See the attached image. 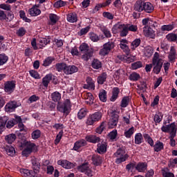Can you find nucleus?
<instances>
[{
  "label": "nucleus",
  "mask_w": 177,
  "mask_h": 177,
  "mask_svg": "<svg viewBox=\"0 0 177 177\" xmlns=\"http://www.w3.org/2000/svg\"><path fill=\"white\" fill-rule=\"evenodd\" d=\"M145 55L146 57H151V56H153V48L151 47L146 48L145 51Z\"/></svg>",
  "instance_id": "nucleus-64"
},
{
  "label": "nucleus",
  "mask_w": 177,
  "mask_h": 177,
  "mask_svg": "<svg viewBox=\"0 0 177 177\" xmlns=\"http://www.w3.org/2000/svg\"><path fill=\"white\" fill-rule=\"evenodd\" d=\"M9 57L5 54H0V66H3L8 62Z\"/></svg>",
  "instance_id": "nucleus-52"
},
{
  "label": "nucleus",
  "mask_w": 177,
  "mask_h": 177,
  "mask_svg": "<svg viewBox=\"0 0 177 177\" xmlns=\"http://www.w3.org/2000/svg\"><path fill=\"white\" fill-rule=\"evenodd\" d=\"M120 94V88L118 87H114L112 91V96L111 97V102H115Z\"/></svg>",
  "instance_id": "nucleus-30"
},
{
  "label": "nucleus",
  "mask_w": 177,
  "mask_h": 177,
  "mask_svg": "<svg viewBox=\"0 0 177 177\" xmlns=\"http://www.w3.org/2000/svg\"><path fill=\"white\" fill-rule=\"evenodd\" d=\"M19 16L21 17V19H23V20L24 21H26V23H31V19L27 18V17H26V12L23 10L19 11Z\"/></svg>",
  "instance_id": "nucleus-56"
},
{
  "label": "nucleus",
  "mask_w": 177,
  "mask_h": 177,
  "mask_svg": "<svg viewBox=\"0 0 177 177\" xmlns=\"http://www.w3.org/2000/svg\"><path fill=\"white\" fill-rule=\"evenodd\" d=\"M102 113L95 112V113L90 115L86 120V125H93L95 122H97L102 120Z\"/></svg>",
  "instance_id": "nucleus-7"
},
{
  "label": "nucleus",
  "mask_w": 177,
  "mask_h": 177,
  "mask_svg": "<svg viewBox=\"0 0 177 177\" xmlns=\"http://www.w3.org/2000/svg\"><path fill=\"white\" fill-rule=\"evenodd\" d=\"M146 13H153L154 12V6L150 2L144 1V10Z\"/></svg>",
  "instance_id": "nucleus-26"
},
{
  "label": "nucleus",
  "mask_w": 177,
  "mask_h": 177,
  "mask_svg": "<svg viewBox=\"0 0 177 177\" xmlns=\"http://www.w3.org/2000/svg\"><path fill=\"white\" fill-rule=\"evenodd\" d=\"M51 98L53 102H59L62 99V94L55 91L51 94Z\"/></svg>",
  "instance_id": "nucleus-42"
},
{
  "label": "nucleus",
  "mask_w": 177,
  "mask_h": 177,
  "mask_svg": "<svg viewBox=\"0 0 177 177\" xmlns=\"http://www.w3.org/2000/svg\"><path fill=\"white\" fill-rule=\"evenodd\" d=\"M140 79V75L136 72H133L129 76V80H130V81L136 82V81H139Z\"/></svg>",
  "instance_id": "nucleus-40"
},
{
  "label": "nucleus",
  "mask_w": 177,
  "mask_h": 177,
  "mask_svg": "<svg viewBox=\"0 0 177 177\" xmlns=\"http://www.w3.org/2000/svg\"><path fill=\"white\" fill-rule=\"evenodd\" d=\"M32 164L33 171H36V172H38V170L41 167V164L39 163L38 160L37 158L32 159Z\"/></svg>",
  "instance_id": "nucleus-39"
},
{
  "label": "nucleus",
  "mask_w": 177,
  "mask_h": 177,
  "mask_svg": "<svg viewBox=\"0 0 177 177\" xmlns=\"http://www.w3.org/2000/svg\"><path fill=\"white\" fill-rule=\"evenodd\" d=\"M80 50L82 53V59L88 62L93 56V49L89 47L87 44L83 43L80 46Z\"/></svg>",
  "instance_id": "nucleus-3"
},
{
  "label": "nucleus",
  "mask_w": 177,
  "mask_h": 177,
  "mask_svg": "<svg viewBox=\"0 0 177 177\" xmlns=\"http://www.w3.org/2000/svg\"><path fill=\"white\" fill-rule=\"evenodd\" d=\"M162 132H166L170 134V136L175 138L176 136V125L175 123H171L169 125L162 126L161 127Z\"/></svg>",
  "instance_id": "nucleus-8"
},
{
  "label": "nucleus",
  "mask_w": 177,
  "mask_h": 177,
  "mask_svg": "<svg viewBox=\"0 0 177 177\" xmlns=\"http://www.w3.org/2000/svg\"><path fill=\"white\" fill-rule=\"evenodd\" d=\"M153 147L154 151L156 153H158V151H161V150L164 149V144L160 141H157Z\"/></svg>",
  "instance_id": "nucleus-31"
},
{
  "label": "nucleus",
  "mask_w": 177,
  "mask_h": 177,
  "mask_svg": "<svg viewBox=\"0 0 177 177\" xmlns=\"http://www.w3.org/2000/svg\"><path fill=\"white\" fill-rule=\"evenodd\" d=\"M119 118L120 115H118V113H117L116 111H112L111 118L109 119V121L108 122L109 127L113 129L115 127H117Z\"/></svg>",
  "instance_id": "nucleus-10"
},
{
  "label": "nucleus",
  "mask_w": 177,
  "mask_h": 177,
  "mask_svg": "<svg viewBox=\"0 0 177 177\" xmlns=\"http://www.w3.org/2000/svg\"><path fill=\"white\" fill-rule=\"evenodd\" d=\"M66 65L67 64L64 62L57 63L55 64V68L57 71H58L59 73H62V71H64V70H66Z\"/></svg>",
  "instance_id": "nucleus-35"
},
{
  "label": "nucleus",
  "mask_w": 177,
  "mask_h": 177,
  "mask_svg": "<svg viewBox=\"0 0 177 177\" xmlns=\"http://www.w3.org/2000/svg\"><path fill=\"white\" fill-rule=\"evenodd\" d=\"M145 1H138L134 4L133 9L136 12H143L144 10Z\"/></svg>",
  "instance_id": "nucleus-24"
},
{
  "label": "nucleus",
  "mask_w": 177,
  "mask_h": 177,
  "mask_svg": "<svg viewBox=\"0 0 177 177\" xmlns=\"http://www.w3.org/2000/svg\"><path fill=\"white\" fill-rule=\"evenodd\" d=\"M133 132H135V128L131 127L129 130L124 132V136L127 138H131V136L133 135Z\"/></svg>",
  "instance_id": "nucleus-63"
},
{
  "label": "nucleus",
  "mask_w": 177,
  "mask_h": 177,
  "mask_svg": "<svg viewBox=\"0 0 177 177\" xmlns=\"http://www.w3.org/2000/svg\"><path fill=\"white\" fill-rule=\"evenodd\" d=\"M39 138H41V131L35 130L32 133V139L35 140L36 139H39Z\"/></svg>",
  "instance_id": "nucleus-59"
},
{
  "label": "nucleus",
  "mask_w": 177,
  "mask_h": 177,
  "mask_svg": "<svg viewBox=\"0 0 177 177\" xmlns=\"http://www.w3.org/2000/svg\"><path fill=\"white\" fill-rule=\"evenodd\" d=\"M140 42H142V40H140V39H135L131 42V50H135V49H136V48H138L139 45H140Z\"/></svg>",
  "instance_id": "nucleus-41"
},
{
  "label": "nucleus",
  "mask_w": 177,
  "mask_h": 177,
  "mask_svg": "<svg viewBox=\"0 0 177 177\" xmlns=\"http://www.w3.org/2000/svg\"><path fill=\"white\" fill-rule=\"evenodd\" d=\"M66 5H67V1H63V0H59L54 3V8L59 9V8H63V6H66Z\"/></svg>",
  "instance_id": "nucleus-47"
},
{
  "label": "nucleus",
  "mask_w": 177,
  "mask_h": 177,
  "mask_svg": "<svg viewBox=\"0 0 177 177\" xmlns=\"http://www.w3.org/2000/svg\"><path fill=\"white\" fill-rule=\"evenodd\" d=\"M168 59L169 62H175V60H176V49H175L174 46L170 47Z\"/></svg>",
  "instance_id": "nucleus-21"
},
{
  "label": "nucleus",
  "mask_w": 177,
  "mask_h": 177,
  "mask_svg": "<svg viewBox=\"0 0 177 177\" xmlns=\"http://www.w3.org/2000/svg\"><path fill=\"white\" fill-rule=\"evenodd\" d=\"M49 42H50V40H49V39H46V38H41L39 40V49H42V48H45V46H46V45H48V44H49Z\"/></svg>",
  "instance_id": "nucleus-43"
},
{
  "label": "nucleus",
  "mask_w": 177,
  "mask_h": 177,
  "mask_svg": "<svg viewBox=\"0 0 177 177\" xmlns=\"http://www.w3.org/2000/svg\"><path fill=\"white\" fill-rule=\"evenodd\" d=\"M129 104V97H124L122 100L121 107L125 108Z\"/></svg>",
  "instance_id": "nucleus-60"
},
{
  "label": "nucleus",
  "mask_w": 177,
  "mask_h": 177,
  "mask_svg": "<svg viewBox=\"0 0 177 177\" xmlns=\"http://www.w3.org/2000/svg\"><path fill=\"white\" fill-rule=\"evenodd\" d=\"M86 140L82 139L80 140H77L76 142L74 144L73 147V150L75 151H77V150H80L81 147H84V146H86Z\"/></svg>",
  "instance_id": "nucleus-20"
},
{
  "label": "nucleus",
  "mask_w": 177,
  "mask_h": 177,
  "mask_svg": "<svg viewBox=\"0 0 177 177\" xmlns=\"http://www.w3.org/2000/svg\"><path fill=\"white\" fill-rule=\"evenodd\" d=\"M57 109L64 115H68L71 111V102L69 99L66 100L63 103H58Z\"/></svg>",
  "instance_id": "nucleus-5"
},
{
  "label": "nucleus",
  "mask_w": 177,
  "mask_h": 177,
  "mask_svg": "<svg viewBox=\"0 0 177 177\" xmlns=\"http://www.w3.org/2000/svg\"><path fill=\"white\" fill-rule=\"evenodd\" d=\"M78 72V67L75 65H66L64 69V74L66 75H70Z\"/></svg>",
  "instance_id": "nucleus-13"
},
{
  "label": "nucleus",
  "mask_w": 177,
  "mask_h": 177,
  "mask_svg": "<svg viewBox=\"0 0 177 177\" xmlns=\"http://www.w3.org/2000/svg\"><path fill=\"white\" fill-rule=\"evenodd\" d=\"M91 66L95 70H99V68H102V62L97 59H94L92 62Z\"/></svg>",
  "instance_id": "nucleus-36"
},
{
  "label": "nucleus",
  "mask_w": 177,
  "mask_h": 177,
  "mask_svg": "<svg viewBox=\"0 0 177 177\" xmlns=\"http://www.w3.org/2000/svg\"><path fill=\"white\" fill-rule=\"evenodd\" d=\"M128 44H129V41L127 39H121L120 47L123 50V52H125L126 53H129L131 52V49L129 48V46H128Z\"/></svg>",
  "instance_id": "nucleus-18"
},
{
  "label": "nucleus",
  "mask_w": 177,
  "mask_h": 177,
  "mask_svg": "<svg viewBox=\"0 0 177 177\" xmlns=\"http://www.w3.org/2000/svg\"><path fill=\"white\" fill-rule=\"evenodd\" d=\"M83 98L86 100V104L89 106L93 104V102H95V98H93V95L91 93H83Z\"/></svg>",
  "instance_id": "nucleus-16"
},
{
  "label": "nucleus",
  "mask_w": 177,
  "mask_h": 177,
  "mask_svg": "<svg viewBox=\"0 0 177 177\" xmlns=\"http://www.w3.org/2000/svg\"><path fill=\"white\" fill-rule=\"evenodd\" d=\"M107 151V147H106V145L104 144H97V152L99 154H104Z\"/></svg>",
  "instance_id": "nucleus-32"
},
{
  "label": "nucleus",
  "mask_w": 177,
  "mask_h": 177,
  "mask_svg": "<svg viewBox=\"0 0 177 177\" xmlns=\"http://www.w3.org/2000/svg\"><path fill=\"white\" fill-rule=\"evenodd\" d=\"M15 89H16V81L10 80V81H7L4 82L3 90L6 92V93L10 95L13 93V92H15Z\"/></svg>",
  "instance_id": "nucleus-9"
},
{
  "label": "nucleus",
  "mask_w": 177,
  "mask_h": 177,
  "mask_svg": "<svg viewBox=\"0 0 177 177\" xmlns=\"http://www.w3.org/2000/svg\"><path fill=\"white\" fill-rule=\"evenodd\" d=\"M105 129H106V122H102L100 125V127H98L96 129V132L97 133H102V132H103V131H104Z\"/></svg>",
  "instance_id": "nucleus-58"
},
{
  "label": "nucleus",
  "mask_w": 177,
  "mask_h": 177,
  "mask_svg": "<svg viewBox=\"0 0 177 177\" xmlns=\"http://www.w3.org/2000/svg\"><path fill=\"white\" fill-rule=\"evenodd\" d=\"M126 26L127 27V30H129V31H131L132 32H136V31H138V26L136 25L126 24Z\"/></svg>",
  "instance_id": "nucleus-57"
},
{
  "label": "nucleus",
  "mask_w": 177,
  "mask_h": 177,
  "mask_svg": "<svg viewBox=\"0 0 177 177\" xmlns=\"http://www.w3.org/2000/svg\"><path fill=\"white\" fill-rule=\"evenodd\" d=\"M21 174H23V175L26 177H35L37 176V171L36 170H28L27 169H20Z\"/></svg>",
  "instance_id": "nucleus-15"
},
{
  "label": "nucleus",
  "mask_w": 177,
  "mask_h": 177,
  "mask_svg": "<svg viewBox=\"0 0 177 177\" xmlns=\"http://www.w3.org/2000/svg\"><path fill=\"white\" fill-rule=\"evenodd\" d=\"M53 62H55V58L48 57L44 60L42 66L44 67H48V66H50Z\"/></svg>",
  "instance_id": "nucleus-37"
},
{
  "label": "nucleus",
  "mask_w": 177,
  "mask_h": 177,
  "mask_svg": "<svg viewBox=\"0 0 177 177\" xmlns=\"http://www.w3.org/2000/svg\"><path fill=\"white\" fill-rule=\"evenodd\" d=\"M6 151L8 156H15L16 153L15 148L12 146L6 147Z\"/></svg>",
  "instance_id": "nucleus-48"
},
{
  "label": "nucleus",
  "mask_w": 177,
  "mask_h": 177,
  "mask_svg": "<svg viewBox=\"0 0 177 177\" xmlns=\"http://www.w3.org/2000/svg\"><path fill=\"white\" fill-rule=\"evenodd\" d=\"M117 135H118L117 130L115 129V130L111 131L109 133L108 136H109V139H111V140H115V139L117 138Z\"/></svg>",
  "instance_id": "nucleus-62"
},
{
  "label": "nucleus",
  "mask_w": 177,
  "mask_h": 177,
  "mask_svg": "<svg viewBox=\"0 0 177 177\" xmlns=\"http://www.w3.org/2000/svg\"><path fill=\"white\" fill-rule=\"evenodd\" d=\"M106 80H107V73H102L98 77H97V83L100 85H103L104 82H106Z\"/></svg>",
  "instance_id": "nucleus-34"
},
{
  "label": "nucleus",
  "mask_w": 177,
  "mask_h": 177,
  "mask_svg": "<svg viewBox=\"0 0 177 177\" xmlns=\"http://www.w3.org/2000/svg\"><path fill=\"white\" fill-rule=\"evenodd\" d=\"M143 142V136L140 133H138L135 136V143L136 145H140Z\"/></svg>",
  "instance_id": "nucleus-45"
},
{
  "label": "nucleus",
  "mask_w": 177,
  "mask_h": 177,
  "mask_svg": "<svg viewBox=\"0 0 177 177\" xmlns=\"http://www.w3.org/2000/svg\"><path fill=\"white\" fill-rule=\"evenodd\" d=\"M167 39L170 42H175L177 39V35L175 33H169L166 36Z\"/></svg>",
  "instance_id": "nucleus-49"
},
{
  "label": "nucleus",
  "mask_w": 177,
  "mask_h": 177,
  "mask_svg": "<svg viewBox=\"0 0 177 177\" xmlns=\"http://www.w3.org/2000/svg\"><path fill=\"white\" fill-rule=\"evenodd\" d=\"M18 145L22 151L21 154L23 157H28L31 153L37 151V145L31 141L26 140V138H22L18 140Z\"/></svg>",
  "instance_id": "nucleus-1"
},
{
  "label": "nucleus",
  "mask_w": 177,
  "mask_h": 177,
  "mask_svg": "<svg viewBox=\"0 0 177 177\" xmlns=\"http://www.w3.org/2000/svg\"><path fill=\"white\" fill-rule=\"evenodd\" d=\"M88 169H89V164L88 162L83 163L80 166L77 167V170L80 172H85Z\"/></svg>",
  "instance_id": "nucleus-44"
},
{
  "label": "nucleus",
  "mask_w": 177,
  "mask_h": 177,
  "mask_svg": "<svg viewBox=\"0 0 177 177\" xmlns=\"http://www.w3.org/2000/svg\"><path fill=\"white\" fill-rule=\"evenodd\" d=\"M136 169L138 172H145L147 169V163L146 162H138L136 166Z\"/></svg>",
  "instance_id": "nucleus-28"
},
{
  "label": "nucleus",
  "mask_w": 177,
  "mask_h": 177,
  "mask_svg": "<svg viewBox=\"0 0 177 177\" xmlns=\"http://www.w3.org/2000/svg\"><path fill=\"white\" fill-rule=\"evenodd\" d=\"M84 89H95V82L91 77H87L86 79V84L83 86Z\"/></svg>",
  "instance_id": "nucleus-23"
},
{
  "label": "nucleus",
  "mask_w": 177,
  "mask_h": 177,
  "mask_svg": "<svg viewBox=\"0 0 177 177\" xmlns=\"http://www.w3.org/2000/svg\"><path fill=\"white\" fill-rule=\"evenodd\" d=\"M19 107L17 105V102L16 101H10L5 106V110L7 113H13Z\"/></svg>",
  "instance_id": "nucleus-11"
},
{
  "label": "nucleus",
  "mask_w": 177,
  "mask_h": 177,
  "mask_svg": "<svg viewBox=\"0 0 177 177\" xmlns=\"http://www.w3.org/2000/svg\"><path fill=\"white\" fill-rule=\"evenodd\" d=\"M58 165H62L63 168L66 169H71L74 168V163L67 160H59L57 161Z\"/></svg>",
  "instance_id": "nucleus-12"
},
{
  "label": "nucleus",
  "mask_w": 177,
  "mask_h": 177,
  "mask_svg": "<svg viewBox=\"0 0 177 177\" xmlns=\"http://www.w3.org/2000/svg\"><path fill=\"white\" fill-rule=\"evenodd\" d=\"M114 48H115L114 42L108 41L103 45V48L100 50L99 54L101 56H106V55H109Z\"/></svg>",
  "instance_id": "nucleus-6"
},
{
  "label": "nucleus",
  "mask_w": 177,
  "mask_h": 177,
  "mask_svg": "<svg viewBox=\"0 0 177 177\" xmlns=\"http://www.w3.org/2000/svg\"><path fill=\"white\" fill-rule=\"evenodd\" d=\"M101 31L105 35L106 38H111V32L107 28H101Z\"/></svg>",
  "instance_id": "nucleus-51"
},
{
  "label": "nucleus",
  "mask_w": 177,
  "mask_h": 177,
  "mask_svg": "<svg viewBox=\"0 0 177 177\" xmlns=\"http://www.w3.org/2000/svg\"><path fill=\"white\" fill-rule=\"evenodd\" d=\"M113 157L116 158L115 164H121L122 162H125L129 158V155L125 153V149L119 148L113 154Z\"/></svg>",
  "instance_id": "nucleus-4"
},
{
  "label": "nucleus",
  "mask_w": 177,
  "mask_h": 177,
  "mask_svg": "<svg viewBox=\"0 0 177 177\" xmlns=\"http://www.w3.org/2000/svg\"><path fill=\"white\" fill-rule=\"evenodd\" d=\"M86 142L89 143H99L100 142V138L95 136V135H89L85 137Z\"/></svg>",
  "instance_id": "nucleus-22"
},
{
  "label": "nucleus",
  "mask_w": 177,
  "mask_h": 177,
  "mask_svg": "<svg viewBox=\"0 0 177 177\" xmlns=\"http://www.w3.org/2000/svg\"><path fill=\"white\" fill-rule=\"evenodd\" d=\"M162 64H164V61L160 58V54L155 53L152 59L153 73L160 74L161 68H162Z\"/></svg>",
  "instance_id": "nucleus-2"
},
{
  "label": "nucleus",
  "mask_w": 177,
  "mask_h": 177,
  "mask_svg": "<svg viewBox=\"0 0 177 177\" xmlns=\"http://www.w3.org/2000/svg\"><path fill=\"white\" fill-rule=\"evenodd\" d=\"M142 66H143V64L140 61H138L136 62L131 64L132 70H138V68H140Z\"/></svg>",
  "instance_id": "nucleus-50"
},
{
  "label": "nucleus",
  "mask_w": 177,
  "mask_h": 177,
  "mask_svg": "<svg viewBox=\"0 0 177 177\" xmlns=\"http://www.w3.org/2000/svg\"><path fill=\"white\" fill-rule=\"evenodd\" d=\"M5 139L7 143H8L9 145H12L13 142L16 140V134H13V133L8 134L6 136Z\"/></svg>",
  "instance_id": "nucleus-33"
},
{
  "label": "nucleus",
  "mask_w": 177,
  "mask_h": 177,
  "mask_svg": "<svg viewBox=\"0 0 177 177\" xmlns=\"http://www.w3.org/2000/svg\"><path fill=\"white\" fill-rule=\"evenodd\" d=\"M49 20L48 22L49 26H55L59 21V17L55 14H50L49 15Z\"/></svg>",
  "instance_id": "nucleus-29"
},
{
  "label": "nucleus",
  "mask_w": 177,
  "mask_h": 177,
  "mask_svg": "<svg viewBox=\"0 0 177 177\" xmlns=\"http://www.w3.org/2000/svg\"><path fill=\"white\" fill-rule=\"evenodd\" d=\"M89 38L91 40L93 41V42H97V41H99L100 39V38L99 37V36L93 32H91L89 34Z\"/></svg>",
  "instance_id": "nucleus-46"
},
{
  "label": "nucleus",
  "mask_w": 177,
  "mask_h": 177,
  "mask_svg": "<svg viewBox=\"0 0 177 177\" xmlns=\"http://www.w3.org/2000/svg\"><path fill=\"white\" fill-rule=\"evenodd\" d=\"M86 115V110L84 109H80L77 113V117L79 120H82V118H85Z\"/></svg>",
  "instance_id": "nucleus-54"
},
{
  "label": "nucleus",
  "mask_w": 177,
  "mask_h": 177,
  "mask_svg": "<svg viewBox=\"0 0 177 177\" xmlns=\"http://www.w3.org/2000/svg\"><path fill=\"white\" fill-rule=\"evenodd\" d=\"M115 27L116 28H118L119 30H122V31H120V37H127V35H128V32H129V30H128L127 25L116 24Z\"/></svg>",
  "instance_id": "nucleus-14"
},
{
  "label": "nucleus",
  "mask_w": 177,
  "mask_h": 177,
  "mask_svg": "<svg viewBox=\"0 0 177 177\" xmlns=\"http://www.w3.org/2000/svg\"><path fill=\"white\" fill-rule=\"evenodd\" d=\"M66 19L69 23H77L78 21V17H77V13L75 12H69Z\"/></svg>",
  "instance_id": "nucleus-25"
},
{
  "label": "nucleus",
  "mask_w": 177,
  "mask_h": 177,
  "mask_svg": "<svg viewBox=\"0 0 177 177\" xmlns=\"http://www.w3.org/2000/svg\"><path fill=\"white\" fill-rule=\"evenodd\" d=\"M53 78V75L52 73H49L46 75L43 79H42V84L46 88H48V85H49V82L52 81Z\"/></svg>",
  "instance_id": "nucleus-27"
},
{
  "label": "nucleus",
  "mask_w": 177,
  "mask_h": 177,
  "mask_svg": "<svg viewBox=\"0 0 177 177\" xmlns=\"http://www.w3.org/2000/svg\"><path fill=\"white\" fill-rule=\"evenodd\" d=\"M99 97L101 102H107V91L103 89L100 91Z\"/></svg>",
  "instance_id": "nucleus-38"
},
{
  "label": "nucleus",
  "mask_w": 177,
  "mask_h": 177,
  "mask_svg": "<svg viewBox=\"0 0 177 177\" xmlns=\"http://www.w3.org/2000/svg\"><path fill=\"white\" fill-rule=\"evenodd\" d=\"M8 120L9 118L8 116H3L0 118V128L2 129L5 125H6V122H8Z\"/></svg>",
  "instance_id": "nucleus-53"
},
{
  "label": "nucleus",
  "mask_w": 177,
  "mask_h": 177,
  "mask_svg": "<svg viewBox=\"0 0 177 177\" xmlns=\"http://www.w3.org/2000/svg\"><path fill=\"white\" fill-rule=\"evenodd\" d=\"M161 31H172L174 30V25H163L160 28Z\"/></svg>",
  "instance_id": "nucleus-55"
},
{
  "label": "nucleus",
  "mask_w": 177,
  "mask_h": 177,
  "mask_svg": "<svg viewBox=\"0 0 177 177\" xmlns=\"http://www.w3.org/2000/svg\"><path fill=\"white\" fill-rule=\"evenodd\" d=\"M13 19H15V15H13L12 10H10V11L7 12L6 20V21H12Z\"/></svg>",
  "instance_id": "nucleus-61"
},
{
  "label": "nucleus",
  "mask_w": 177,
  "mask_h": 177,
  "mask_svg": "<svg viewBox=\"0 0 177 177\" xmlns=\"http://www.w3.org/2000/svg\"><path fill=\"white\" fill-rule=\"evenodd\" d=\"M91 160L94 165L99 167L103 162V158L100 155L93 154L91 158Z\"/></svg>",
  "instance_id": "nucleus-17"
},
{
  "label": "nucleus",
  "mask_w": 177,
  "mask_h": 177,
  "mask_svg": "<svg viewBox=\"0 0 177 177\" xmlns=\"http://www.w3.org/2000/svg\"><path fill=\"white\" fill-rule=\"evenodd\" d=\"M39 5H35L32 8H30L28 10L29 14L30 16H38L41 15V10H39Z\"/></svg>",
  "instance_id": "nucleus-19"
}]
</instances>
